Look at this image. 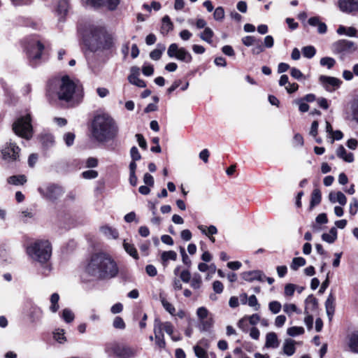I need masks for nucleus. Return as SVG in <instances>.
Listing matches in <instances>:
<instances>
[{
	"instance_id": "51",
	"label": "nucleus",
	"mask_w": 358,
	"mask_h": 358,
	"mask_svg": "<svg viewBox=\"0 0 358 358\" xmlns=\"http://www.w3.org/2000/svg\"><path fill=\"white\" fill-rule=\"evenodd\" d=\"M224 17V8L221 6H219L215 8L213 13L214 20L216 21L222 20Z\"/></svg>"
},
{
	"instance_id": "46",
	"label": "nucleus",
	"mask_w": 358,
	"mask_h": 358,
	"mask_svg": "<svg viewBox=\"0 0 358 358\" xmlns=\"http://www.w3.org/2000/svg\"><path fill=\"white\" fill-rule=\"evenodd\" d=\"M281 308V303L277 301H272L268 303V309L273 314H278Z\"/></svg>"
},
{
	"instance_id": "58",
	"label": "nucleus",
	"mask_w": 358,
	"mask_h": 358,
	"mask_svg": "<svg viewBox=\"0 0 358 358\" xmlns=\"http://www.w3.org/2000/svg\"><path fill=\"white\" fill-rule=\"evenodd\" d=\"M130 155L134 161H138L141 159V155L136 146H133L130 150Z\"/></svg>"
},
{
	"instance_id": "25",
	"label": "nucleus",
	"mask_w": 358,
	"mask_h": 358,
	"mask_svg": "<svg viewBox=\"0 0 358 358\" xmlns=\"http://www.w3.org/2000/svg\"><path fill=\"white\" fill-rule=\"evenodd\" d=\"M69 4L66 0L59 1L57 8V13L59 16V20H64V17L68 12Z\"/></svg>"
},
{
	"instance_id": "16",
	"label": "nucleus",
	"mask_w": 358,
	"mask_h": 358,
	"mask_svg": "<svg viewBox=\"0 0 358 358\" xmlns=\"http://www.w3.org/2000/svg\"><path fill=\"white\" fill-rule=\"evenodd\" d=\"M319 80L328 91H331L333 89L339 87L342 83L338 78L327 76H321Z\"/></svg>"
},
{
	"instance_id": "45",
	"label": "nucleus",
	"mask_w": 358,
	"mask_h": 358,
	"mask_svg": "<svg viewBox=\"0 0 358 358\" xmlns=\"http://www.w3.org/2000/svg\"><path fill=\"white\" fill-rule=\"evenodd\" d=\"M320 65L323 66H327L328 69H331L335 65L336 60L332 57H325L320 59Z\"/></svg>"
},
{
	"instance_id": "44",
	"label": "nucleus",
	"mask_w": 358,
	"mask_h": 358,
	"mask_svg": "<svg viewBox=\"0 0 358 358\" xmlns=\"http://www.w3.org/2000/svg\"><path fill=\"white\" fill-rule=\"evenodd\" d=\"M202 283L201 277L199 273H195L191 280L190 285L194 289H198L201 287Z\"/></svg>"
},
{
	"instance_id": "54",
	"label": "nucleus",
	"mask_w": 358,
	"mask_h": 358,
	"mask_svg": "<svg viewBox=\"0 0 358 358\" xmlns=\"http://www.w3.org/2000/svg\"><path fill=\"white\" fill-rule=\"evenodd\" d=\"M82 176L85 179H94L98 177V172L94 170H88L82 173Z\"/></svg>"
},
{
	"instance_id": "6",
	"label": "nucleus",
	"mask_w": 358,
	"mask_h": 358,
	"mask_svg": "<svg viewBox=\"0 0 358 358\" xmlns=\"http://www.w3.org/2000/svg\"><path fill=\"white\" fill-rule=\"evenodd\" d=\"M31 116L29 114L24 117H19L13 124V129L16 135L30 139L32 136V126L31 124Z\"/></svg>"
},
{
	"instance_id": "27",
	"label": "nucleus",
	"mask_w": 358,
	"mask_h": 358,
	"mask_svg": "<svg viewBox=\"0 0 358 358\" xmlns=\"http://www.w3.org/2000/svg\"><path fill=\"white\" fill-rule=\"evenodd\" d=\"M337 238V229L336 227H332L329 233H324L322 235V241L328 243H333Z\"/></svg>"
},
{
	"instance_id": "1",
	"label": "nucleus",
	"mask_w": 358,
	"mask_h": 358,
	"mask_svg": "<svg viewBox=\"0 0 358 358\" xmlns=\"http://www.w3.org/2000/svg\"><path fill=\"white\" fill-rule=\"evenodd\" d=\"M78 34L82 43L91 52H103L115 46L114 32L98 24H79Z\"/></svg>"
},
{
	"instance_id": "40",
	"label": "nucleus",
	"mask_w": 358,
	"mask_h": 358,
	"mask_svg": "<svg viewBox=\"0 0 358 358\" xmlns=\"http://www.w3.org/2000/svg\"><path fill=\"white\" fill-rule=\"evenodd\" d=\"M213 36V31L208 27L205 28L203 31L200 34L201 38L208 43H210L212 42Z\"/></svg>"
},
{
	"instance_id": "29",
	"label": "nucleus",
	"mask_w": 358,
	"mask_h": 358,
	"mask_svg": "<svg viewBox=\"0 0 358 358\" xmlns=\"http://www.w3.org/2000/svg\"><path fill=\"white\" fill-rule=\"evenodd\" d=\"M322 196L321 192L319 189H314L312 194L310 203V208H313L315 206L318 205L321 202Z\"/></svg>"
},
{
	"instance_id": "24",
	"label": "nucleus",
	"mask_w": 358,
	"mask_h": 358,
	"mask_svg": "<svg viewBox=\"0 0 358 358\" xmlns=\"http://www.w3.org/2000/svg\"><path fill=\"white\" fill-rule=\"evenodd\" d=\"M336 155L345 162L351 163L354 161V155L352 152H347L343 145H340L336 150Z\"/></svg>"
},
{
	"instance_id": "14",
	"label": "nucleus",
	"mask_w": 358,
	"mask_h": 358,
	"mask_svg": "<svg viewBox=\"0 0 358 358\" xmlns=\"http://www.w3.org/2000/svg\"><path fill=\"white\" fill-rule=\"evenodd\" d=\"M339 9L346 13H355L358 12V0H338Z\"/></svg>"
},
{
	"instance_id": "33",
	"label": "nucleus",
	"mask_w": 358,
	"mask_h": 358,
	"mask_svg": "<svg viewBox=\"0 0 358 358\" xmlns=\"http://www.w3.org/2000/svg\"><path fill=\"white\" fill-rule=\"evenodd\" d=\"M123 247L125 251L133 258L138 259V255L137 252V250L134 245L133 244L129 243L126 242V241H124L123 243Z\"/></svg>"
},
{
	"instance_id": "28",
	"label": "nucleus",
	"mask_w": 358,
	"mask_h": 358,
	"mask_svg": "<svg viewBox=\"0 0 358 358\" xmlns=\"http://www.w3.org/2000/svg\"><path fill=\"white\" fill-rule=\"evenodd\" d=\"M155 343L159 348H165L166 342L164 341V336L163 332H161L159 329H154Z\"/></svg>"
},
{
	"instance_id": "59",
	"label": "nucleus",
	"mask_w": 358,
	"mask_h": 358,
	"mask_svg": "<svg viewBox=\"0 0 358 358\" xmlns=\"http://www.w3.org/2000/svg\"><path fill=\"white\" fill-rule=\"evenodd\" d=\"M194 350L196 356L198 358H207L206 352L202 348H201L198 345H196L194 347Z\"/></svg>"
},
{
	"instance_id": "55",
	"label": "nucleus",
	"mask_w": 358,
	"mask_h": 358,
	"mask_svg": "<svg viewBox=\"0 0 358 358\" xmlns=\"http://www.w3.org/2000/svg\"><path fill=\"white\" fill-rule=\"evenodd\" d=\"M75 140V134L72 132H68L64 135V141L67 146L73 144Z\"/></svg>"
},
{
	"instance_id": "39",
	"label": "nucleus",
	"mask_w": 358,
	"mask_h": 358,
	"mask_svg": "<svg viewBox=\"0 0 358 358\" xmlns=\"http://www.w3.org/2000/svg\"><path fill=\"white\" fill-rule=\"evenodd\" d=\"M306 259L303 257H294L292 259L291 264V268L294 271H296L299 267L303 266L306 264Z\"/></svg>"
},
{
	"instance_id": "56",
	"label": "nucleus",
	"mask_w": 358,
	"mask_h": 358,
	"mask_svg": "<svg viewBox=\"0 0 358 358\" xmlns=\"http://www.w3.org/2000/svg\"><path fill=\"white\" fill-rule=\"evenodd\" d=\"M358 210V200L356 198H353L350 203L349 212L350 215H355Z\"/></svg>"
},
{
	"instance_id": "35",
	"label": "nucleus",
	"mask_w": 358,
	"mask_h": 358,
	"mask_svg": "<svg viewBox=\"0 0 358 358\" xmlns=\"http://www.w3.org/2000/svg\"><path fill=\"white\" fill-rule=\"evenodd\" d=\"M159 299L164 309L167 312H169L171 315H174L176 313V309L174 306L171 303L167 301L162 294H159Z\"/></svg>"
},
{
	"instance_id": "15",
	"label": "nucleus",
	"mask_w": 358,
	"mask_h": 358,
	"mask_svg": "<svg viewBox=\"0 0 358 358\" xmlns=\"http://www.w3.org/2000/svg\"><path fill=\"white\" fill-rule=\"evenodd\" d=\"M162 6L161 3L158 1H152L150 4L144 3L142 6V8L147 11L148 14L138 13L137 15V20L141 22L145 21L148 19V17L152 11L154 10L155 11H158L161 9Z\"/></svg>"
},
{
	"instance_id": "31",
	"label": "nucleus",
	"mask_w": 358,
	"mask_h": 358,
	"mask_svg": "<svg viewBox=\"0 0 358 358\" xmlns=\"http://www.w3.org/2000/svg\"><path fill=\"white\" fill-rule=\"evenodd\" d=\"M349 347L352 352L358 353V331L354 332L350 335Z\"/></svg>"
},
{
	"instance_id": "36",
	"label": "nucleus",
	"mask_w": 358,
	"mask_h": 358,
	"mask_svg": "<svg viewBox=\"0 0 358 358\" xmlns=\"http://www.w3.org/2000/svg\"><path fill=\"white\" fill-rule=\"evenodd\" d=\"M50 303L51 306H50V310L52 313H56L59 308V306L58 304V301L59 300V296L57 293H54L50 296Z\"/></svg>"
},
{
	"instance_id": "7",
	"label": "nucleus",
	"mask_w": 358,
	"mask_h": 358,
	"mask_svg": "<svg viewBox=\"0 0 358 358\" xmlns=\"http://www.w3.org/2000/svg\"><path fill=\"white\" fill-rule=\"evenodd\" d=\"M38 191L41 195L52 201L57 200L64 193L62 187L57 184H49L44 187H38Z\"/></svg>"
},
{
	"instance_id": "57",
	"label": "nucleus",
	"mask_w": 358,
	"mask_h": 358,
	"mask_svg": "<svg viewBox=\"0 0 358 358\" xmlns=\"http://www.w3.org/2000/svg\"><path fill=\"white\" fill-rule=\"evenodd\" d=\"M294 103L299 106V110L301 113L307 112L309 110V106L301 99L295 100Z\"/></svg>"
},
{
	"instance_id": "34",
	"label": "nucleus",
	"mask_w": 358,
	"mask_h": 358,
	"mask_svg": "<svg viewBox=\"0 0 358 358\" xmlns=\"http://www.w3.org/2000/svg\"><path fill=\"white\" fill-rule=\"evenodd\" d=\"M162 263L166 266V262L169 260L176 261L177 259V254L173 250L163 252L161 255Z\"/></svg>"
},
{
	"instance_id": "38",
	"label": "nucleus",
	"mask_w": 358,
	"mask_h": 358,
	"mask_svg": "<svg viewBox=\"0 0 358 358\" xmlns=\"http://www.w3.org/2000/svg\"><path fill=\"white\" fill-rule=\"evenodd\" d=\"M200 324V329L201 331H208L213 325V319L212 317H208L201 320Z\"/></svg>"
},
{
	"instance_id": "23",
	"label": "nucleus",
	"mask_w": 358,
	"mask_h": 358,
	"mask_svg": "<svg viewBox=\"0 0 358 358\" xmlns=\"http://www.w3.org/2000/svg\"><path fill=\"white\" fill-rule=\"evenodd\" d=\"M329 199L331 203L338 202L341 206H344L346 203L347 199L345 194L341 192H330L329 194Z\"/></svg>"
},
{
	"instance_id": "63",
	"label": "nucleus",
	"mask_w": 358,
	"mask_h": 358,
	"mask_svg": "<svg viewBox=\"0 0 358 358\" xmlns=\"http://www.w3.org/2000/svg\"><path fill=\"white\" fill-rule=\"evenodd\" d=\"M143 182L148 186L152 187L154 185V178L148 173L144 174Z\"/></svg>"
},
{
	"instance_id": "47",
	"label": "nucleus",
	"mask_w": 358,
	"mask_h": 358,
	"mask_svg": "<svg viewBox=\"0 0 358 358\" xmlns=\"http://www.w3.org/2000/svg\"><path fill=\"white\" fill-rule=\"evenodd\" d=\"M29 317L32 322L38 321L41 317V310L38 308H32Z\"/></svg>"
},
{
	"instance_id": "62",
	"label": "nucleus",
	"mask_w": 358,
	"mask_h": 358,
	"mask_svg": "<svg viewBox=\"0 0 358 358\" xmlns=\"http://www.w3.org/2000/svg\"><path fill=\"white\" fill-rule=\"evenodd\" d=\"M213 288L215 293L217 294H221L223 292V285L222 283L219 280H215L213 283Z\"/></svg>"
},
{
	"instance_id": "19",
	"label": "nucleus",
	"mask_w": 358,
	"mask_h": 358,
	"mask_svg": "<svg viewBox=\"0 0 358 358\" xmlns=\"http://www.w3.org/2000/svg\"><path fill=\"white\" fill-rule=\"evenodd\" d=\"M154 329H159L160 331L162 332L164 330L166 334L170 336L173 333V326L169 322H162L159 319L156 318L154 322Z\"/></svg>"
},
{
	"instance_id": "13",
	"label": "nucleus",
	"mask_w": 358,
	"mask_h": 358,
	"mask_svg": "<svg viewBox=\"0 0 358 358\" xmlns=\"http://www.w3.org/2000/svg\"><path fill=\"white\" fill-rule=\"evenodd\" d=\"M44 50V45L37 40L29 42L27 46V52L29 58L32 60H38L41 58Z\"/></svg>"
},
{
	"instance_id": "42",
	"label": "nucleus",
	"mask_w": 358,
	"mask_h": 358,
	"mask_svg": "<svg viewBox=\"0 0 358 358\" xmlns=\"http://www.w3.org/2000/svg\"><path fill=\"white\" fill-rule=\"evenodd\" d=\"M62 319L67 323H70L74 320V314L69 308H64L62 313Z\"/></svg>"
},
{
	"instance_id": "64",
	"label": "nucleus",
	"mask_w": 358,
	"mask_h": 358,
	"mask_svg": "<svg viewBox=\"0 0 358 358\" xmlns=\"http://www.w3.org/2000/svg\"><path fill=\"white\" fill-rule=\"evenodd\" d=\"M353 119L358 123V101L353 103L352 106Z\"/></svg>"
},
{
	"instance_id": "2",
	"label": "nucleus",
	"mask_w": 358,
	"mask_h": 358,
	"mask_svg": "<svg viewBox=\"0 0 358 358\" xmlns=\"http://www.w3.org/2000/svg\"><path fill=\"white\" fill-rule=\"evenodd\" d=\"M119 271L117 263L111 255L106 252L92 255L86 266V272L90 276L101 280L115 278Z\"/></svg>"
},
{
	"instance_id": "61",
	"label": "nucleus",
	"mask_w": 358,
	"mask_h": 358,
	"mask_svg": "<svg viewBox=\"0 0 358 358\" xmlns=\"http://www.w3.org/2000/svg\"><path fill=\"white\" fill-rule=\"evenodd\" d=\"M306 303L307 306L311 305L313 308H315L317 306V299L310 294L306 298Z\"/></svg>"
},
{
	"instance_id": "60",
	"label": "nucleus",
	"mask_w": 358,
	"mask_h": 358,
	"mask_svg": "<svg viewBox=\"0 0 358 358\" xmlns=\"http://www.w3.org/2000/svg\"><path fill=\"white\" fill-rule=\"evenodd\" d=\"M290 74L294 78L298 80L303 78V74L299 69L296 68H292L290 71Z\"/></svg>"
},
{
	"instance_id": "4",
	"label": "nucleus",
	"mask_w": 358,
	"mask_h": 358,
	"mask_svg": "<svg viewBox=\"0 0 358 358\" xmlns=\"http://www.w3.org/2000/svg\"><path fill=\"white\" fill-rule=\"evenodd\" d=\"M28 255L41 264L46 263L52 255V247L48 241H37L27 248Z\"/></svg>"
},
{
	"instance_id": "12",
	"label": "nucleus",
	"mask_w": 358,
	"mask_h": 358,
	"mask_svg": "<svg viewBox=\"0 0 358 358\" xmlns=\"http://www.w3.org/2000/svg\"><path fill=\"white\" fill-rule=\"evenodd\" d=\"M20 148L14 143H7L2 150L3 158L8 162H15L18 160Z\"/></svg>"
},
{
	"instance_id": "9",
	"label": "nucleus",
	"mask_w": 358,
	"mask_h": 358,
	"mask_svg": "<svg viewBox=\"0 0 358 358\" xmlns=\"http://www.w3.org/2000/svg\"><path fill=\"white\" fill-rule=\"evenodd\" d=\"M112 350L118 358H134L138 353L136 348L123 343L114 344Z\"/></svg>"
},
{
	"instance_id": "22",
	"label": "nucleus",
	"mask_w": 358,
	"mask_h": 358,
	"mask_svg": "<svg viewBox=\"0 0 358 358\" xmlns=\"http://www.w3.org/2000/svg\"><path fill=\"white\" fill-rule=\"evenodd\" d=\"M295 344V341L291 338L285 339L282 346L283 353L287 356L293 355L296 351Z\"/></svg>"
},
{
	"instance_id": "20",
	"label": "nucleus",
	"mask_w": 358,
	"mask_h": 358,
	"mask_svg": "<svg viewBox=\"0 0 358 358\" xmlns=\"http://www.w3.org/2000/svg\"><path fill=\"white\" fill-rule=\"evenodd\" d=\"M280 345V341L277 334L275 332H269L266 336L265 347L267 348H277Z\"/></svg>"
},
{
	"instance_id": "30",
	"label": "nucleus",
	"mask_w": 358,
	"mask_h": 358,
	"mask_svg": "<svg viewBox=\"0 0 358 358\" xmlns=\"http://www.w3.org/2000/svg\"><path fill=\"white\" fill-rule=\"evenodd\" d=\"M100 231L103 234L109 238H117L118 237V232L115 229L109 226H103L100 228Z\"/></svg>"
},
{
	"instance_id": "32",
	"label": "nucleus",
	"mask_w": 358,
	"mask_h": 358,
	"mask_svg": "<svg viewBox=\"0 0 358 358\" xmlns=\"http://www.w3.org/2000/svg\"><path fill=\"white\" fill-rule=\"evenodd\" d=\"M337 33L340 35H346L348 36H356L357 31L352 27H345L340 26L337 29Z\"/></svg>"
},
{
	"instance_id": "21",
	"label": "nucleus",
	"mask_w": 358,
	"mask_h": 358,
	"mask_svg": "<svg viewBox=\"0 0 358 358\" xmlns=\"http://www.w3.org/2000/svg\"><path fill=\"white\" fill-rule=\"evenodd\" d=\"M335 297L332 293H330L325 301V308L328 317L331 319L335 311Z\"/></svg>"
},
{
	"instance_id": "52",
	"label": "nucleus",
	"mask_w": 358,
	"mask_h": 358,
	"mask_svg": "<svg viewBox=\"0 0 358 358\" xmlns=\"http://www.w3.org/2000/svg\"><path fill=\"white\" fill-rule=\"evenodd\" d=\"M197 317L199 319V321L206 319L209 316V312L205 307H200L197 309L196 311Z\"/></svg>"
},
{
	"instance_id": "48",
	"label": "nucleus",
	"mask_w": 358,
	"mask_h": 358,
	"mask_svg": "<svg viewBox=\"0 0 358 358\" xmlns=\"http://www.w3.org/2000/svg\"><path fill=\"white\" fill-rule=\"evenodd\" d=\"M54 338L59 343H63L66 341V337L64 336V330L62 329H57L54 332Z\"/></svg>"
},
{
	"instance_id": "10",
	"label": "nucleus",
	"mask_w": 358,
	"mask_h": 358,
	"mask_svg": "<svg viewBox=\"0 0 358 358\" xmlns=\"http://www.w3.org/2000/svg\"><path fill=\"white\" fill-rule=\"evenodd\" d=\"M82 4L94 9L107 8L110 10H114L120 3V0H81Z\"/></svg>"
},
{
	"instance_id": "49",
	"label": "nucleus",
	"mask_w": 358,
	"mask_h": 358,
	"mask_svg": "<svg viewBox=\"0 0 358 358\" xmlns=\"http://www.w3.org/2000/svg\"><path fill=\"white\" fill-rule=\"evenodd\" d=\"M283 310L289 315H290L292 313H300L298 311L296 306L294 303H285L283 306Z\"/></svg>"
},
{
	"instance_id": "18",
	"label": "nucleus",
	"mask_w": 358,
	"mask_h": 358,
	"mask_svg": "<svg viewBox=\"0 0 358 358\" xmlns=\"http://www.w3.org/2000/svg\"><path fill=\"white\" fill-rule=\"evenodd\" d=\"M241 275L243 280L248 282H252L254 280H259L260 282H263V278H265V275L264 274V273L259 270L245 271L243 272L241 274Z\"/></svg>"
},
{
	"instance_id": "41",
	"label": "nucleus",
	"mask_w": 358,
	"mask_h": 358,
	"mask_svg": "<svg viewBox=\"0 0 358 358\" xmlns=\"http://www.w3.org/2000/svg\"><path fill=\"white\" fill-rule=\"evenodd\" d=\"M316 53L315 48L312 45H308L302 48V54L303 57L310 59L315 56Z\"/></svg>"
},
{
	"instance_id": "53",
	"label": "nucleus",
	"mask_w": 358,
	"mask_h": 358,
	"mask_svg": "<svg viewBox=\"0 0 358 358\" xmlns=\"http://www.w3.org/2000/svg\"><path fill=\"white\" fill-rule=\"evenodd\" d=\"M248 303L249 306L254 308L255 310H258L260 308V305L255 295H251L248 298Z\"/></svg>"
},
{
	"instance_id": "26",
	"label": "nucleus",
	"mask_w": 358,
	"mask_h": 358,
	"mask_svg": "<svg viewBox=\"0 0 358 358\" xmlns=\"http://www.w3.org/2000/svg\"><path fill=\"white\" fill-rule=\"evenodd\" d=\"M27 180L24 175L12 176L7 178L8 183L13 185H22L27 182Z\"/></svg>"
},
{
	"instance_id": "50",
	"label": "nucleus",
	"mask_w": 358,
	"mask_h": 358,
	"mask_svg": "<svg viewBox=\"0 0 358 358\" xmlns=\"http://www.w3.org/2000/svg\"><path fill=\"white\" fill-rule=\"evenodd\" d=\"M113 326L114 328L118 329H124L126 327V324L123 319L119 316L115 317L113 322Z\"/></svg>"
},
{
	"instance_id": "3",
	"label": "nucleus",
	"mask_w": 358,
	"mask_h": 358,
	"mask_svg": "<svg viewBox=\"0 0 358 358\" xmlns=\"http://www.w3.org/2000/svg\"><path fill=\"white\" fill-rule=\"evenodd\" d=\"M118 130L115 121L107 113L94 115L91 123L92 136L99 143L114 139L118 134Z\"/></svg>"
},
{
	"instance_id": "37",
	"label": "nucleus",
	"mask_w": 358,
	"mask_h": 358,
	"mask_svg": "<svg viewBox=\"0 0 358 358\" xmlns=\"http://www.w3.org/2000/svg\"><path fill=\"white\" fill-rule=\"evenodd\" d=\"M158 47H160V48L155 49L150 53V57L153 60H159L162 57V52L166 49L164 45L158 44Z\"/></svg>"
},
{
	"instance_id": "11",
	"label": "nucleus",
	"mask_w": 358,
	"mask_h": 358,
	"mask_svg": "<svg viewBox=\"0 0 358 358\" xmlns=\"http://www.w3.org/2000/svg\"><path fill=\"white\" fill-rule=\"evenodd\" d=\"M357 45L348 40H339L332 45V50L335 53H352L356 51Z\"/></svg>"
},
{
	"instance_id": "43",
	"label": "nucleus",
	"mask_w": 358,
	"mask_h": 358,
	"mask_svg": "<svg viewBox=\"0 0 358 358\" xmlns=\"http://www.w3.org/2000/svg\"><path fill=\"white\" fill-rule=\"evenodd\" d=\"M304 329L301 327H292L287 329V334L290 336H296L303 334Z\"/></svg>"
},
{
	"instance_id": "17",
	"label": "nucleus",
	"mask_w": 358,
	"mask_h": 358,
	"mask_svg": "<svg viewBox=\"0 0 358 358\" xmlns=\"http://www.w3.org/2000/svg\"><path fill=\"white\" fill-rule=\"evenodd\" d=\"M130 71L131 73L128 76L129 82L138 87H145L146 86L145 81L138 78L140 69L137 66H132Z\"/></svg>"
},
{
	"instance_id": "8",
	"label": "nucleus",
	"mask_w": 358,
	"mask_h": 358,
	"mask_svg": "<svg viewBox=\"0 0 358 358\" xmlns=\"http://www.w3.org/2000/svg\"><path fill=\"white\" fill-rule=\"evenodd\" d=\"M167 55L171 58H176L185 63H189L192 60L191 54L185 48H179L176 43H171L169 45Z\"/></svg>"
},
{
	"instance_id": "5",
	"label": "nucleus",
	"mask_w": 358,
	"mask_h": 358,
	"mask_svg": "<svg viewBox=\"0 0 358 358\" xmlns=\"http://www.w3.org/2000/svg\"><path fill=\"white\" fill-rule=\"evenodd\" d=\"M55 92L60 101L69 102L73 98L76 91V84L68 76L57 80Z\"/></svg>"
}]
</instances>
